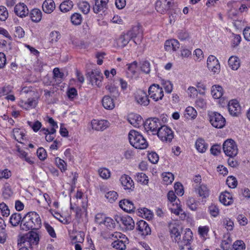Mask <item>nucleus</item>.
I'll return each mask as SVG.
<instances>
[{
    "label": "nucleus",
    "mask_w": 250,
    "mask_h": 250,
    "mask_svg": "<svg viewBox=\"0 0 250 250\" xmlns=\"http://www.w3.org/2000/svg\"><path fill=\"white\" fill-rule=\"evenodd\" d=\"M42 222L39 215L34 211L28 212L22 218L20 227L21 229L28 230L38 229L41 227Z\"/></svg>",
    "instance_id": "obj_1"
},
{
    "label": "nucleus",
    "mask_w": 250,
    "mask_h": 250,
    "mask_svg": "<svg viewBox=\"0 0 250 250\" xmlns=\"http://www.w3.org/2000/svg\"><path fill=\"white\" fill-rule=\"evenodd\" d=\"M171 235L179 246L190 244L192 241V232L189 229H186L185 232L181 236L178 229L173 227L171 230Z\"/></svg>",
    "instance_id": "obj_2"
},
{
    "label": "nucleus",
    "mask_w": 250,
    "mask_h": 250,
    "mask_svg": "<svg viewBox=\"0 0 250 250\" xmlns=\"http://www.w3.org/2000/svg\"><path fill=\"white\" fill-rule=\"evenodd\" d=\"M128 139L131 145L137 149H144L148 146L146 139L139 132L131 130L128 134Z\"/></svg>",
    "instance_id": "obj_3"
},
{
    "label": "nucleus",
    "mask_w": 250,
    "mask_h": 250,
    "mask_svg": "<svg viewBox=\"0 0 250 250\" xmlns=\"http://www.w3.org/2000/svg\"><path fill=\"white\" fill-rule=\"evenodd\" d=\"M112 236L116 239L112 243L113 248L119 250H124L126 249V244L128 243L129 240L127 237L121 232H115L112 234Z\"/></svg>",
    "instance_id": "obj_4"
},
{
    "label": "nucleus",
    "mask_w": 250,
    "mask_h": 250,
    "mask_svg": "<svg viewBox=\"0 0 250 250\" xmlns=\"http://www.w3.org/2000/svg\"><path fill=\"white\" fill-rule=\"evenodd\" d=\"M223 149L225 154L233 158L238 153V148L236 143L232 139L226 140L223 145Z\"/></svg>",
    "instance_id": "obj_5"
},
{
    "label": "nucleus",
    "mask_w": 250,
    "mask_h": 250,
    "mask_svg": "<svg viewBox=\"0 0 250 250\" xmlns=\"http://www.w3.org/2000/svg\"><path fill=\"white\" fill-rule=\"evenodd\" d=\"M156 134L163 142H170L173 138V133L171 129L166 125L161 126L158 129Z\"/></svg>",
    "instance_id": "obj_6"
},
{
    "label": "nucleus",
    "mask_w": 250,
    "mask_h": 250,
    "mask_svg": "<svg viewBox=\"0 0 250 250\" xmlns=\"http://www.w3.org/2000/svg\"><path fill=\"white\" fill-rule=\"evenodd\" d=\"M39 234L35 231H30L21 238V243L25 245H37L39 241Z\"/></svg>",
    "instance_id": "obj_7"
},
{
    "label": "nucleus",
    "mask_w": 250,
    "mask_h": 250,
    "mask_svg": "<svg viewBox=\"0 0 250 250\" xmlns=\"http://www.w3.org/2000/svg\"><path fill=\"white\" fill-rule=\"evenodd\" d=\"M144 125L146 131L151 132L153 135L156 134L158 129L161 126L160 120L156 118L147 119Z\"/></svg>",
    "instance_id": "obj_8"
},
{
    "label": "nucleus",
    "mask_w": 250,
    "mask_h": 250,
    "mask_svg": "<svg viewBox=\"0 0 250 250\" xmlns=\"http://www.w3.org/2000/svg\"><path fill=\"white\" fill-rule=\"evenodd\" d=\"M148 92L150 97L155 102L162 100L164 97L163 89L158 84H153L150 85Z\"/></svg>",
    "instance_id": "obj_9"
},
{
    "label": "nucleus",
    "mask_w": 250,
    "mask_h": 250,
    "mask_svg": "<svg viewBox=\"0 0 250 250\" xmlns=\"http://www.w3.org/2000/svg\"><path fill=\"white\" fill-rule=\"evenodd\" d=\"M209 116V121L213 126L217 128H222L225 126V119L220 113L213 112Z\"/></svg>",
    "instance_id": "obj_10"
},
{
    "label": "nucleus",
    "mask_w": 250,
    "mask_h": 250,
    "mask_svg": "<svg viewBox=\"0 0 250 250\" xmlns=\"http://www.w3.org/2000/svg\"><path fill=\"white\" fill-rule=\"evenodd\" d=\"M140 27V25L138 24L132 27L130 30L126 32L127 36H129L130 38L136 44L141 42L143 37L142 31Z\"/></svg>",
    "instance_id": "obj_11"
},
{
    "label": "nucleus",
    "mask_w": 250,
    "mask_h": 250,
    "mask_svg": "<svg viewBox=\"0 0 250 250\" xmlns=\"http://www.w3.org/2000/svg\"><path fill=\"white\" fill-rule=\"evenodd\" d=\"M109 0H92L93 10L96 14L102 15L107 9Z\"/></svg>",
    "instance_id": "obj_12"
},
{
    "label": "nucleus",
    "mask_w": 250,
    "mask_h": 250,
    "mask_svg": "<svg viewBox=\"0 0 250 250\" xmlns=\"http://www.w3.org/2000/svg\"><path fill=\"white\" fill-rule=\"evenodd\" d=\"M135 99L138 104L144 106H147L150 103L147 94L142 90H139L135 93Z\"/></svg>",
    "instance_id": "obj_13"
},
{
    "label": "nucleus",
    "mask_w": 250,
    "mask_h": 250,
    "mask_svg": "<svg viewBox=\"0 0 250 250\" xmlns=\"http://www.w3.org/2000/svg\"><path fill=\"white\" fill-rule=\"evenodd\" d=\"M172 0H158L155 4L157 12L164 14L168 10L172 4Z\"/></svg>",
    "instance_id": "obj_14"
},
{
    "label": "nucleus",
    "mask_w": 250,
    "mask_h": 250,
    "mask_svg": "<svg viewBox=\"0 0 250 250\" xmlns=\"http://www.w3.org/2000/svg\"><path fill=\"white\" fill-rule=\"evenodd\" d=\"M207 66L209 70L214 73H218L220 72V65L217 58L210 55L207 60Z\"/></svg>",
    "instance_id": "obj_15"
},
{
    "label": "nucleus",
    "mask_w": 250,
    "mask_h": 250,
    "mask_svg": "<svg viewBox=\"0 0 250 250\" xmlns=\"http://www.w3.org/2000/svg\"><path fill=\"white\" fill-rule=\"evenodd\" d=\"M228 109L230 114L233 116H238L241 113V106L236 100H232L229 102Z\"/></svg>",
    "instance_id": "obj_16"
},
{
    "label": "nucleus",
    "mask_w": 250,
    "mask_h": 250,
    "mask_svg": "<svg viewBox=\"0 0 250 250\" xmlns=\"http://www.w3.org/2000/svg\"><path fill=\"white\" fill-rule=\"evenodd\" d=\"M103 78L102 73L97 70H92L89 75L90 82L91 84L98 87L100 86Z\"/></svg>",
    "instance_id": "obj_17"
},
{
    "label": "nucleus",
    "mask_w": 250,
    "mask_h": 250,
    "mask_svg": "<svg viewBox=\"0 0 250 250\" xmlns=\"http://www.w3.org/2000/svg\"><path fill=\"white\" fill-rule=\"evenodd\" d=\"M120 181L124 189L128 190L129 191L133 190L134 188V182L129 176L125 174L122 175Z\"/></svg>",
    "instance_id": "obj_18"
},
{
    "label": "nucleus",
    "mask_w": 250,
    "mask_h": 250,
    "mask_svg": "<svg viewBox=\"0 0 250 250\" xmlns=\"http://www.w3.org/2000/svg\"><path fill=\"white\" fill-rule=\"evenodd\" d=\"M109 125L110 124L107 120H93L91 121L92 128L97 131H103L107 128Z\"/></svg>",
    "instance_id": "obj_19"
},
{
    "label": "nucleus",
    "mask_w": 250,
    "mask_h": 250,
    "mask_svg": "<svg viewBox=\"0 0 250 250\" xmlns=\"http://www.w3.org/2000/svg\"><path fill=\"white\" fill-rule=\"evenodd\" d=\"M137 229L140 231L141 235L144 236L147 235L151 232V229L148 224L143 220L137 223Z\"/></svg>",
    "instance_id": "obj_20"
},
{
    "label": "nucleus",
    "mask_w": 250,
    "mask_h": 250,
    "mask_svg": "<svg viewBox=\"0 0 250 250\" xmlns=\"http://www.w3.org/2000/svg\"><path fill=\"white\" fill-rule=\"evenodd\" d=\"M119 206L122 209L127 212H134L135 209L133 203L127 199L121 200L119 202Z\"/></svg>",
    "instance_id": "obj_21"
},
{
    "label": "nucleus",
    "mask_w": 250,
    "mask_h": 250,
    "mask_svg": "<svg viewBox=\"0 0 250 250\" xmlns=\"http://www.w3.org/2000/svg\"><path fill=\"white\" fill-rule=\"evenodd\" d=\"M14 12L17 16L21 18L26 16L29 13L27 6L23 3L16 5Z\"/></svg>",
    "instance_id": "obj_22"
},
{
    "label": "nucleus",
    "mask_w": 250,
    "mask_h": 250,
    "mask_svg": "<svg viewBox=\"0 0 250 250\" xmlns=\"http://www.w3.org/2000/svg\"><path fill=\"white\" fill-rule=\"evenodd\" d=\"M219 200L225 206H229L233 202L232 195L228 191H225L221 194L219 196Z\"/></svg>",
    "instance_id": "obj_23"
},
{
    "label": "nucleus",
    "mask_w": 250,
    "mask_h": 250,
    "mask_svg": "<svg viewBox=\"0 0 250 250\" xmlns=\"http://www.w3.org/2000/svg\"><path fill=\"white\" fill-rule=\"evenodd\" d=\"M195 191L202 198H207L209 196V190L206 185L202 184L195 188Z\"/></svg>",
    "instance_id": "obj_24"
},
{
    "label": "nucleus",
    "mask_w": 250,
    "mask_h": 250,
    "mask_svg": "<svg viewBox=\"0 0 250 250\" xmlns=\"http://www.w3.org/2000/svg\"><path fill=\"white\" fill-rule=\"evenodd\" d=\"M180 46L179 42L175 39L167 40L165 43V49L166 51H170L171 50L176 51Z\"/></svg>",
    "instance_id": "obj_25"
},
{
    "label": "nucleus",
    "mask_w": 250,
    "mask_h": 250,
    "mask_svg": "<svg viewBox=\"0 0 250 250\" xmlns=\"http://www.w3.org/2000/svg\"><path fill=\"white\" fill-rule=\"evenodd\" d=\"M122 225L126 230H131L134 229L135 223L132 218L128 215L124 216Z\"/></svg>",
    "instance_id": "obj_26"
},
{
    "label": "nucleus",
    "mask_w": 250,
    "mask_h": 250,
    "mask_svg": "<svg viewBox=\"0 0 250 250\" xmlns=\"http://www.w3.org/2000/svg\"><path fill=\"white\" fill-rule=\"evenodd\" d=\"M43 11L47 13H51L55 8V4L53 0H45L42 5Z\"/></svg>",
    "instance_id": "obj_27"
},
{
    "label": "nucleus",
    "mask_w": 250,
    "mask_h": 250,
    "mask_svg": "<svg viewBox=\"0 0 250 250\" xmlns=\"http://www.w3.org/2000/svg\"><path fill=\"white\" fill-rule=\"evenodd\" d=\"M128 121L130 124L136 127H139L140 125L143 123L142 118L138 114L130 115Z\"/></svg>",
    "instance_id": "obj_28"
},
{
    "label": "nucleus",
    "mask_w": 250,
    "mask_h": 250,
    "mask_svg": "<svg viewBox=\"0 0 250 250\" xmlns=\"http://www.w3.org/2000/svg\"><path fill=\"white\" fill-rule=\"evenodd\" d=\"M38 104V100L35 98H29L27 101H22L21 103V106L26 110L35 108Z\"/></svg>",
    "instance_id": "obj_29"
},
{
    "label": "nucleus",
    "mask_w": 250,
    "mask_h": 250,
    "mask_svg": "<svg viewBox=\"0 0 250 250\" xmlns=\"http://www.w3.org/2000/svg\"><path fill=\"white\" fill-rule=\"evenodd\" d=\"M102 104L104 108L108 110H112L115 107L113 99L109 96H104L102 100Z\"/></svg>",
    "instance_id": "obj_30"
},
{
    "label": "nucleus",
    "mask_w": 250,
    "mask_h": 250,
    "mask_svg": "<svg viewBox=\"0 0 250 250\" xmlns=\"http://www.w3.org/2000/svg\"><path fill=\"white\" fill-rule=\"evenodd\" d=\"M30 17L33 21L38 22L42 19V13L40 9L35 8L31 10L30 13Z\"/></svg>",
    "instance_id": "obj_31"
},
{
    "label": "nucleus",
    "mask_w": 250,
    "mask_h": 250,
    "mask_svg": "<svg viewBox=\"0 0 250 250\" xmlns=\"http://www.w3.org/2000/svg\"><path fill=\"white\" fill-rule=\"evenodd\" d=\"M228 64L232 70H236L240 67V60L236 56H231L228 60Z\"/></svg>",
    "instance_id": "obj_32"
},
{
    "label": "nucleus",
    "mask_w": 250,
    "mask_h": 250,
    "mask_svg": "<svg viewBox=\"0 0 250 250\" xmlns=\"http://www.w3.org/2000/svg\"><path fill=\"white\" fill-rule=\"evenodd\" d=\"M223 93V88L220 85H215L212 86L211 88V94L214 99L220 98Z\"/></svg>",
    "instance_id": "obj_33"
},
{
    "label": "nucleus",
    "mask_w": 250,
    "mask_h": 250,
    "mask_svg": "<svg viewBox=\"0 0 250 250\" xmlns=\"http://www.w3.org/2000/svg\"><path fill=\"white\" fill-rule=\"evenodd\" d=\"M195 146L199 152L204 153L207 149L208 145L206 144L204 140L199 138L196 141Z\"/></svg>",
    "instance_id": "obj_34"
},
{
    "label": "nucleus",
    "mask_w": 250,
    "mask_h": 250,
    "mask_svg": "<svg viewBox=\"0 0 250 250\" xmlns=\"http://www.w3.org/2000/svg\"><path fill=\"white\" fill-rule=\"evenodd\" d=\"M73 6V2L71 0L63 1L60 5V9L62 12H67L70 11Z\"/></svg>",
    "instance_id": "obj_35"
},
{
    "label": "nucleus",
    "mask_w": 250,
    "mask_h": 250,
    "mask_svg": "<svg viewBox=\"0 0 250 250\" xmlns=\"http://www.w3.org/2000/svg\"><path fill=\"white\" fill-rule=\"evenodd\" d=\"M138 210L139 215H141L143 218H145L148 220L153 218V214L152 212L147 208H144L138 209Z\"/></svg>",
    "instance_id": "obj_36"
},
{
    "label": "nucleus",
    "mask_w": 250,
    "mask_h": 250,
    "mask_svg": "<svg viewBox=\"0 0 250 250\" xmlns=\"http://www.w3.org/2000/svg\"><path fill=\"white\" fill-rule=\"evenodd\" d=\"M197 115L196 110L191 106L187 107L185 111V116L187 119H192L196 117Z\"/></svg>",
    "instance_id": "obj_37"
},
{
    "label": "nucleus",
    "mask_w": 250,
    "mask_h": 250,
    "mask_svg": "<svg viewBox=\"0 0 250 250\" xmlns=\"http://www.w3.org/2000/svg\"><path fill=\"white\" fill-rule=\"evenodd\" d=\"M21 216L20 213H14L10 218V223L13 226H18L20 222L21 223Z\"/></svg>",
    "instance_id": "obj_38"
},
{
    "label": "nucleus",
    "mask_w": 250,
    "mask_h": 250,
    "mask_svg": "<svg viewBox=\"0 0 250 250\" xmlns=\"http://www.w3.org/2000/svg\"><path fill=\"white\" fill-rule=\"evenodd\" d=\"M13 92V87L10 84H5L3 86L0 87V98Z\"/></svg>",
    "instance_id": "obj_39"
},
{
    "label": "nucleus",
    "mask_w": 250,
    "mask_h": 250,
    "mask_svg": "<svg viewBox=\"0 0 250 250\" xmlns=\"http://www.w3.org/2000/svg\"><path fill=\"white\" fill-rule=\"evenodd\" d=\"M135 179L138 182L143 185H147L148 182V178L146 174L140 172L136 173Z\"/></svg>",
    "instance_id": "obj_40"
},
{
    "label": "nucleus",
    "mask_w": 250,
    "mask_h": 250,
    "mask_svg": "<svg viewBox=\"0 0 250 250\" xmlns=\"http://www.w3.org/2000/svg\"><path fill=\"white\" fill-rule=\"evenodd\" d=\"M140 67L141 71L146 74H149L150 72V64L147 60H144L140 62Z\"/></svg>",
    "instance_id": "obj_41"
},
{
    "label": "nucleus",
    "mask_w": 250,
    "mask_h": 250,
    "mask_svg": "<svg viewBox=\"0 0 250 250\" xmlns=\"http://www.w3.org/2000/svg\"><path fill=\"white\" fill-rule=\"evenodd\" d=\"M83 20L82 15L78 13H75L71 16V21L73 24L78 25L81 24Z\"/></svg>",
    "instance_id": "obj_42"
},
{
    "label": "nucleus",
    "mask_w": 250,
    "mask_h": 250,
    "mask_svg": "<svg viewBox=\"0 0 250 250\" xmlns=\"http://www.w3.org/2000/svg\"><path fill=\"white\" fill-rule=\"evenodd\" d=\"M163 181L165 184L169 185L174 180V175L171 172H166L162 174Z\"/></svg>",
    "instance_id": "obj_43"
},
{
    "label": "nucleus",
    "mask_w": 250,
    "mask_h": 250,
    "mask_svg": "<svg viewBox=\"0 0 250 250\" xmlns=\"http://www.w3.org/2000/svg\"><path fill=\"white\" fill-rule=\"evenodd\" d=\"M127 73L130 74L131 76L135 75L136 74V70L138 66V62L137 61H134L131 63L127 64Z\"/></svg>",
    "instance_id": "obj_44"
},
{
    "label": "nucleus",
    "mask_w": 250,
    "mask_h": 250,
    "mask_svg": "<svg viewBox=\"0 0 250 250\" xmlns=\"http://www.w3.org/2000/svg\"><path fill=\"white\" fill-rule=\"evenodd\" d=\"M118 196L117 192L113 190L107 192L105 195V197L111 203L114 202L117 199Z\"/></svg>",
    "instance_id": "obj_45"
},
{
    "label": "nucleus",
    "mask_w": 250,
    "mask_h": 250,
    "mask_svg": "<svg viewBox=\"0 0 250 250\" xmlns=\"http://www.w3.org/2000/svg\"><path fill=\"white\" fill-rule=\"evenodd\" d=\"M187 205L192 210H196L197 208L198 203L195 199L192 197H189L187 201Z\"/></svg>",
    "instance_id": "obj_46"
},
{
    "label": "nucleus",
    "mask_w": 250,
    "mask_h": 250,
    "mask_svg": "<svg viewBox=\"0 0 250 250\" xmlns=\"http://www.w3.org/2000/svg\"><path fill=\"white\" fill-rule=\"evenodd\" d=\"M80 10L84 14H87L90 11V5L86 1H82L79 4Z\"/></svg>",
    "instance_id": "obj_47"
},
{
    "label": "nucleus",
    "mask_w": 250,
    "mask_h": 250,
    "mask_svg": "<svg viewBox=\"0 0 250 250\" xmlns=\"http://www.w3.org/2000/svg\"><path fill=\"white\" fill-rule=\"evenodd\" d=\"M98 172L99 175L103 179H107L110 177V172L106 168H101Z\"/></svg>",
    "instance_id": "obj_48"
},
{
    "label": "nucleus",
    "mask_w": 250,
    "mask_h": 250,
    "mask_svg": "<svg viewBox=\"0 0 250 250\" xmlns=\"http://www.w3.org/2000/svg\"><path fill=\"white\" fill-rule=\"evenodd\" d=\"M104 225L106 226L108 229H112L115 227V221L111 218L110 217H106L105 220H104Z\"/></svg>",
    "instance_id": "obj_49"
},
{
    "label": "nucleus",
    "mask_w": 250,
    "mask_h": 250,
    "mask_svg": "<svg viewBox=\"0 0 250 250\" xmlns=\"http://www.w3.org/2000/svg\"><path fill=\"white\" fill-rule=\"evenodd\" d=\"M129 36H127V34L126 33L124 35H122L119 39V42L121 43L122 47L126 46L131 40Z\"/></svg>",
    "instance_id": "obj_50"
},
{
    "label": "nucleus",
    "mask_w": 250,
    "mask_h": 250,
    "mask_svg": "<svg viewBox=\"0 0 250 250\" xmlns=\"http://www.w3.org/2000/svg\"><path fill=\"white\" fill-rule=\"evenodd\" d=\"M208 210L210 215L214 217H216L219 215V209L215 204H211L208 207Z\"/></svg>",
    "instance_id": "obj_51"
},
{
    "label": "nucleus",
    "mask_w": 250,
    "mask_h": 250,
    "mask_svg": "<svg viewBox=\"0 0 250 250\" xmlns=\"http://www.w3.org/2000/svg\"><path fill=\"white\" fill-rule=\"evenodd\" d=\"M226 183L228 186L232 188H235L237 185V181L234 176H229L228 177Z\"/></svg>",
    "instance_id": "obj_52"
},
{
    "label": "nucleus",
    "mask_w": 250,
    "mask_h": 250,
    "mask_svg": "<svg viewBox=\"0 0 250 250\" xmlns=\"http://www.w3.org/2000/svg\"><path fill=\"white\" fill-rule=\"evenodd\" d=\"M162 84L165 91L167 93H170L172 92L173 89V85L170 81L162 80Z\"/></svg>",
    "instance_id": "obj_53"
},
{
    "label": "nucleus",
    "mask_w": 250,
    "mask_h": 250,
    "mask_svg": "<svg viewBox=\"0 0 250 250\" xmlns=\"http://www.w3.org/2000/svg\"><path fill=\"white\" fill-rule=\"evenodd\" d=\"M50 42L52 43L57 42L61 38V34L57 31H52L50 33Z\"/></svg>",
    "instance_id": "obj_54"
},
{
    "label": "nucleus",
    "mask_w": 250,
    "mask_h": 250,
    "mask_svg": "<svg viewBox=\"0 0 250 250\" xmlns=\"http://www.w3.org/2000/svg\"><path fill=\"white\" fill-rule=\"evenodd\" d=\"M7 10L4 6H0V21H5L8 18Z\"/></svg>",
    "instance_id": "obj_55"
},
{
    "label": "nucleus",
    "mask_w": 250,
    "mask_h": 250,
    "mask_svg": "<svg viewBox=\"0 0 250 250\" xmlns=\"http://www.w3.org/2000/svg\"><path fill=\"white\" fill-rule=\"evenodd\" d=\"M245 249V244L243 241L237 240L234 243L232 250H244Z\"/></svg>",
    "instance_id": "obj_56"
},
{
    "label": "nucleus",
    "mask_w": 250,
    "mask_h": 250,
    "mask_svg": "<svg viewBox=\"0 0 250 250\" xmlns=\"http://www.w3.org/2000/svg\"><path fill=\"white\" fill-rule=\"evenodd\" d=\"M55 161L62 171H64L66 169V164L63 160L57 157L56 158Z\"/></svg>",
    "instance_id": "obj_57"
},
{
    "label": "nucleus",
    "mask_w": 250,
    "mask_h": 250,
    "mask_svg": "<svg viewBox=\"0 0 250 250\" xmlns=\"http://www.w3.org/2000/svg\"><path fill=\"white\" fill-rule=\"evenodd\" d=\"M0 209L3 216L7 217L10 214V210L8 206L3 202L0 204Z\"/></svg>",
    "instance_id": "obj_58"
},
{
    "label": "nucleus",
    "mask_w": 250,
    "mask_h": 250,
    "mask_svg": "<svg viewBox=\"0 0 250 250\" xmlns=\"http://www.w3.org/2000/svg\"><path fill=\"white\" fill-rule=\"evenodd\" d=\"M148 159L152 164H156L159 160L158 155L154 152H151L148 154Z\"/></svg>",
    "instance_id": "obj_59"
},
{
    "label": "nucleus",
    "mask_w": 250,
    "mask_h": 250,
    "mask_svg": "<svg viewBox=\"0 0 250 250\" xmlns=\"http://www.w3.org/2000/svg\"><path fill=\"white\" fill-rule=\"evenodd\" d=\"M223 225L228 230H232L233 228V222L229 218H224L223 221Z\"/></svg>",
    "instance_id": "obj_60"
},
{
    "label": "nucleus",
    "mask_w": 250,
    "mask_h": 250,
    "mask_svg": "<svg viewBox=\"0 0 250 250\" xmlns=\"http://www.w3.org/2000/svg\"><path fill=\"white\" fill-rule=\"evenodd\" d=\"M27 124L35 132H37L42 127V124L39 121H36L34 124L28 121Z\"/></svg>",
    "instance_id": "obj_61"
},
{
    "label": "nucleus",
    "mask_w": 250,
    "mask_h": 250,
    "mask_svg": "<svg viewBox=\"0 0 250 250\" xmlns=\"http://www.w3.org/2000/svg\"><path fill=\"white\" fill-rule=\"evenodd\" d=\"M53 77L54 79H60L61 82L63 79L64 74L61 72L59 68H55L53 70Z\"/></svg>",
    "instance_id": "obj_62"
},
{
    "label": "nucleus",
    "mask_w": 250,
    "mask_h": 250,
    "mask_svg": "<svg viewBox=\"0 0 250 250\" xmlns=\"http://www.w3.org/2000/svg\"><path fill=\"white\" fill-rule=\"evenodd\" d=\"M37 154L41 160H44L47 156L46 151L43 147H40L37 149Z\"/></svg>",
    "instance_id": "obj_63"
},
{
    "label": "nucleus",
    "mask_w": 250,
    "mask_h": 250,
    "mask_svg": "<svg viewBox=\"0 0 250 250\" xmlns=\"http://www.w3.org/2000/svg\"><path fill=\"white\" fill-rule=\"evenodd\" d=\"M105 88L109 91L111 94H112L113 96L116 97L119 95L118 89L114 86L108 84L106 86Z\"/></svg>",
    "instance_id": "obj_64"
}]
</instances>
